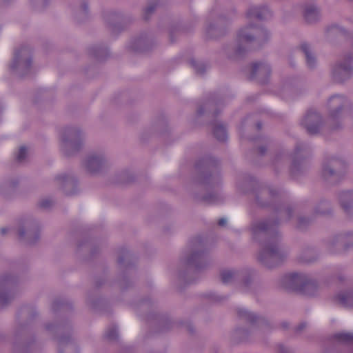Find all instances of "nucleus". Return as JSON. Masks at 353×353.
<instances>
[{
	"label": "nucleus",
	"mask_w": 353,
	"mask_h": 353,
	"mask_svg": "<svg viewBox=\"0 0 353 353\" xmlns=\"http://www.w3.org/2000/svg\"><path fill=\"white\" fill-rule=\"evenodd\" d=\"M242 193L252 194V200L258 208L272 210L274 215L254 221L251 223L253 240L260 246L257 259L263 266L271 269L278 267L287 259L288 253L281 245V234L279 227L294 216L296 205L281 203V191L273 186L260 183L254 177L243 176L237 183Z\"/></svg>",
	"instance_id": "1"
},
{
	"label": "nucleus",
	"mask_w": 353,
	"mask_h": 353,
	"mask_svg": "<svg viewBox=\"0 0 353 353\" xmlns=\"http://www.w3.org/2000/svg\"><path fill=\"white\" fill-rule=\"evenodd\" d=\"M218 165L219 161L211 157L202 158L196 163V174L190 187V194L196 201L217 204L224 200L219 191H210L221 183V176L216 171Z\"/></svg>",
	"instance_id": "2"
},
{
	"label": "nucleus",
	"mask_w": 353,
	"mask_h": 353,
	"mask_svg": "<svg viewBox=\"0 0 353 353\" xmlns=\"http://www.w3.org/2000/svg\"><path fill=\"white\" fill-rule=\"evenodd\" d=\"M270 38L271 34L268 29L250 23L238 31L236 44L223 45L222 50L228 59L239 60L244 57L249 50L263 47Z\"/></svg>",
	"instance_id": "3"
},
{
	"label": "nucleus",
	"mask_w": 353,
	"mask_h": 353,
	"mask_svg": "<svg viewBox=\"0 0 353 353\" xmlns=\"http://www.w3.org/2000/svg\"><path fill=\"white\" fill-rule=\"evenodd\" d=\"M209 264L207 249L202 238L192 239L180 258L177 268L179 282L184 284L192 283L196 279L198 273Z\"/></svg>",
	"instance_id": "4"
},
{
	"label": "nucleus",
	"mask_w": 353,
	"mask_h": 353,
	"mask_svg": "<svg viewBox=\"0 0 353 353\" xmlns=\"http://www.w3.org/2000/svg\"><path fill=\"white\" fill-rule=\"evenodd\" d=\"M223 107V97L219 94H212L196 110L197 116L206 118V121L212 128L213 135L219 141H225L228 137L225 124L217 119Z\"/></svg>",
	"instance_id": "5"
},
{
	"label": "nucleus",
	"mask_w": 353,
	"mask_h": 353,
	"mask_svg": "<svg viewBox=\"0 0 353 353\" xmlns=\"http://www.w3.org/2000/svg\"><path fill=\"white\" fill-rule=\"evenodd\" d=\"M136 257L126 248H121L117 252V264L119 274L118 285L122 290L131 288L136 275Z\"/></svg>",
	"instance_id": "6"
},
{
	"label": "nucleus",
	"mask_w": 353,
	"mask_h": 353,
	"mask_svg": "<svg viewBox=\"0 0 353 353\" xmlns=\"http://www.w3.org/2000/svg\"><path fill=\"white\" fill-rule=\"evenodd\" d=\"M45 329L57 342L59 353H69V350H76L77 347L72 337V326L70 321L46 323Z\"/></svg>",
	"instance_id": "7"
},
{
	"label": "nucleus",
	"mask_w": 353,
	"mask_h": 353,
	"mask_svg": "<svg viewBox=\"0 0 353 353\" xmlns=\"http://www.w3.org/2000/svg\"><path fill=\"white\" fill-rule=\"evenodd\" d=\"M24 266L16 265L12 270L0 274V305L6 306L17 294V286L20 282L19 273L23 272Z\"/></svg>",
	"instance_id": "8"
},
{
	"label": "nucleus",
	"mask_w": 353,
	"mask_h": 353,
	"mask_svg": "<svg viewBox=\"0 0 353 353\" xmlns=\"http://www.w3.org/2000/svg\"><path fill=\"white\" fill-rule=\"evenodd\" d=\"M61 148L66 157H72L83 148L85 133L77 126H69L63 129L61 133Z\"/></svg>",
	"instance_id": "9"
},
{
	"label": "nucleus",
	"mask_w": 353,
	"mask_h": 353,
	"mask_svg": "<svg viewBox=\"0 0 353 353\" xmlns=\"http://www.w3.org/2000/svg\"><path fill=\"white\" fill-rule=\"evenodd\" d=\"M311 149L308 144L297 142L292 157V163L290 167V175L297 178L305 174L310 165Z\"/></svg>",
	"instance_id": "10"
},
{
	"label": "nucleus",
	"mask_w": 353,
	"mask_h": 353,
	"mask_svg": "<svg viewBox=\"0 0 353 353\" xmlns=\"http://www.w3.org/2000/svg\"><path fill=\"white\" fill-rule=\"evenodd\" d=\"M32 65V49L26 45L14 50L13 59L9 65L10 72L19 77L30 74Z\"/></svg>",
	"instance_id": "11"
},
{
	"label": "nucleus",
	"mask_w": 353,
	"mask_h": 353,
	"mask_svg": "<svg viewBox=\"0 0 353 353\" xmlns=\"http://www.w3.org/2000/svg\"><path fill=\"white\" fill-rule=\"evenodd\" d=\"M40 230L39 222L31 216H26L19 220L18 239L26 245H34L39 240Z\"/></svg>",
	"instance_id": "12"
},
{
	"label": "nucleus",
	"mask_w": 353,
	"mask_h": 353,
	"mask_svg": "<svg viewBox=\"0 0 353 353\" xmlns=\"http://www.w3.org/2000/svg\"><path fill=\"white\" fill-rule=\"evenodd\" d=\"M345 169V161L337 157H325L322 163L321 176L330 185L337 183L342 178Z\"/></svg>",
	"instance_id": "13"
},
{
	"label": "nucleus",
	"mask_w": 353,
	"mask_h": 353,
	"mask_svg": "<svg viewBox=\"0 0 353 353\" xmlns=\"http://www.w3.org/2000/svg\"><path fill=\"white\" fill-rule=\"evenodd\" d=\"M155 303L154 300L146 298L136 303L135 307L142 314H145L147 321H154L155 325L159 327V332H165L171 327L172 323L167 316L161 315L154 310Z\"/></svg>",
	"instance_id": "14"
},
{
	"label": "nucleus",
	"mask_w": 353,
	"mask_h": 353,
	"mask_svg": "<svg viewBox=\"0 0 353 353\" xmlns=\"http://www.w3.org/2000/svg\"><path fill=\"white\" fill-rule=\"evenodd\" d=\"M110 166V158L103 150L92 151L82 161L83 168L86 172L92 175L102 174Z\"/></svg>",
	"instance_id": "15"
},
{
	"label": "nucleus",
	"mask_w": 353,
	"mask_h": 353,
	"mask_svg": "<svg viewBox=\"0 0 353 353\" xmlns=\"http://www.w3.org/2000/svg\"><path fill=\"white\" fill-rule=\"evenodd\" d=\"M238 281L239 289L244 293L257 295L264 289L263 282L258 279L256 271L252 268L241 269Z\"/></svg>",
	"instance_id": "16"
},
{
	"label": "nucleus",
	"mask_w": 353,
	"mask_h": 353,
	"mask_svg": "<svg viewBox=\"0 0 353 353\" xmlns=\"http://www.w3.org/2000/svg\"><path fill=\"white\" fill-rule=\"evenodd\" d=\"M353 76V52L346 53L331 68V77L334 82L343 83Z\"/></svg>",
	"instance_id": "17"
},
{
	"label": "nucleus",
	"mask_w": 353,
	"mask_h": 353,
	"mask_svg": "<svg viewBox=\"0 0 353 353\" xmlns=\"http://www.w3.org/2000/svg\"><path fill=\"white\" fill-rule=\"evenodd\" d=\"M37 316L36 310L31 306L21 307L17 315V325L14 335L17 339L26 336L30 334L31 325Z\"/></svg>",
	"instance_id": "18"
},
{
	"label": "nucleus",
	"mask_w": 353,
	"mask_h": 353,
	"mask_svg": "<svg viewBox=\"0 0 353 353\" xmlns=\"http://www.w3.org/2000/svg\"><path fill=\"white\" fill-rule=\"evenodd\" d=\"M327 108L329 117L335 121L349 114L352 109V104L345 95L336 94L329 98Z\"/></svg>",
	"instance_id": "19"
},
{
	"label": "nucleus",
	"mask_w": 353,
	"mask_h": 353,
	"mask_svg": "<svg viewBox=\"0 0 353 353\" xmlns=\"http://www.w3.org/2000/svg\"><path fill=\"white\" fill-rule=\"evenodd\" d=\"M135 21V18L130 13L112 11L105 17V21L110 31L118 34L125 30Z\"/></svg>",
	"instance_id": "20"
},
{
	"label": "nucleus",
	"mask_w": 353,
	"mask_h": 353,
	"mask_svg": "<svg viewBox=\"0 0 353 353\" xmlns=\"http://www.w3.org/2000/svg\"><path fill=\"white\" fill-rule=\"evenodd\" d=\"M237 315L239 319L263 332H270L275 329L274 325L268 318L245 309H239Z\"/></svg>",
	"instance_id": "21"
},
{
	"label": "nucleus",
	"mask_w": 353,
	"mask_h": 353,
	"mask_svg": "<svg viewBox=\"0 0 353 353\" xmlns=\"http://www.w3.org/2000/svg\"><path fill=\"white\" fill-rule=\"evenodd\" d=\"M156 44L153 35L143 32L131 39L128 49L134 52L145 53L152 50Z\"/></svg>",
	"instance_id": "22"
},
{
	"label": "nucleus",
	"mask_w": 353,
	"mask_h": 353,
	"mask_svg": "<svg viewBox=\"0 0 353 353\" xmlns=\"http://www.w3.org/2000/svg\"><path fill=\"white\" fill-rule=\"evenodd\" d=\"M229 20L225 17H219L212 21H208L205 28L206 39H218L228 32Z\"/></svg>",
	"instance_id": "23"
},
{
	"label": "nucleus",
	"mask_w": 353,
	"mask_h": 353,
	"mask_svg": "<svg viewBox=\"0 0 353 353\" xmlns=\"http://www.w3.org/2000/svg\"><path fill=\"white\" fill-rule=\"evenodd\" d=\"M301 124L309 134L314 135L319 132L323 125V119L318 112L311 109L305 113Z\"/></svg>",
	"instance_id": "24"
},
{
	"label": "nucleus",
	"mask_w": 353,
	"mask_h": 353,
	"mask_svg": "<svg viewBox=\"0 0 353 353\" xmlns=\"http://www.w3.org/2000/svg\"><path fill=\"white\" fill-rule=\"evenodd\" d=\"M54 182L67 196L74 195L78 191L77 178L71 173H63L56 176Z\"/></svg>",
	"instance_id": "25"
},
{
	"label": "nucleus",
	"mask_w": 353,
	"mask_h": 353,
	"mask_svg": "<svg viewBox=\"0 0 353 353\" xmlns=\"http://www.w3.org/2000/svg\"><path fill=\"white\" fill-rule=\"evenodd\" d=\"M271 74V67L265 62L253 63L250 68V79L256 80L261 84L268 82Z\"/></svg>",
	"instance_id": "26"
},
{
	"label": "nucleus",
	"mask_w": 353,
	"mask_h": 353,
	"mask_svg": "<svg viewBox=\"0 0 353 353\" xmlns=\"http://www.w3.org/2000/svg\"><path fill=\"white\" fill-rule=\"evenodd\" d=\"M305 275L301 273L285 274L280 279L281 285L287 290L299 292L301 289Z\"/></svg>",
	"instance_id": "27"
},
{
	"label": "nucleus",
	"mask_w": 353,
	"mask_h": 353,
	"mask_svg": "<svg viewBox=\"0 0 353 353\" xmlns=\"http://www.w3.org/2000/svg\"><path fill=\"white\" fill-rule=\"evenodd\" d=\"M312 214L315 216L332 217L334 208L331 201L324 197L319 199L312 208Z\"/></svg>",
	"instance_id": "28"
},
{
	"label": "nucleus",
	"mask_w": 353,
	"mask_h": 353,
	"mask_svg": "<svg viewBox=\"0 0 353 353\" xmlns=\"http://www.w3.org/2000/svg\"><path fill=\"white\" fill-rule=\"evenodd\" d=\"M248 19H256L260 21L267 20L272 17V12L266 5L250 6L246 12Z\"/></svg>",
	"instance_id": "29"
},
{
	"label": "nucleus",
	"mask_w": 353,
	"mask_h": 353,
	"mask_svg": "<svg viewBox=\"0 0 353 353\" xmlns=\"http://www.w3.org/2000/svg\"><path fill=\"white\" fill-rule=\"evenodd\" d=\"M250 139L254 141L256 152L260 157L266 155L276 145L275 141L268 136H260Z\"/></svg>",
	"instance_id": "30"
},
{
	"label": "nucleus",
	"mask_w": 353,
	"mask_h": 353,
	"mask_svg": "<svg viewBox=\"0 0 353 353\" xmlns=\"http://www.w3.org/2000/svg\"><path fill=\"white\" fill-rule=\"evenodd\" d=\"M339 205L346 216H353V190H343L338 194Z\"/></svg>",
	"instance_id": "31"
},
{
	"label": "nucleus",
	"mask_w": 353,
	"mask_h": 353,
	"mask_svg": "<svg viewBox=\"0 0 353 353\" xmlns=\"http://www.w3.org/2000/svg\"><path fill=\"white\" fill-rule=\"evenodd\" d=\"M100 251V248L94 240L90 238H83L78 242V253L89 252L90 256L97 255Z\"/></svg>",
	"instance_id": "32"
},
{
	"label": "nucleus",
	"mask_w": 353,
	"mask_h": 353,
	"mask_svg": "<svg viewBox=\"0 0 353 353\" xmlns=\"http://www.w3.org/2000/svg\"><path fill=\"white\" fill-rule=\"evenodd\" d=\"M88 54L97 61H103L110 56L108 48L101 43L90 46L88 48Z\"/></svg>",
	"instance_id": "33"
},
{
	"label": "nucleus",
	"mask_w": 353,
	"mask_h": 353,
	"mask_svg": "<svg viewBox=\"0 0 353 353\" xmlns=\"http://www.w3.org/2000/svg\"><path fill=\"white\" fill-rule=\"evenodd\" d=\"M319 256V252L314 247L307 245L303 248L298 256L297 260L302 263H311L316 261Z\"/></svg>",
	"instance_id": "34"
},
{
	"label": "nucleus",
	"mask_w": 353,
	"mask_h": 353,
	"mask_svg": "<svg viewBox=\"0 0 353 353\" xmlns=\"http://www.w3.org/2000/svg\"><path fill=\"white\" fill-rule=\"evenodd\" d=\"M251 335V332L248 329L244 327H236L230 333V341L232 344H239L248 341Z\"/></svg>",
	"instance_id": "35"
},
{
	"label": "nucleus",
	"mask_w": 353,
	"mask_h": 353,
	"mask_svg": "<svg viewBox=\"0 0 353 353\" xmlns=\"http://www.w3.org/2000/svg\"><path fill=\"white\" fill-rule=\"evenodd\" d=\"M299 50L305 56L307 66L310 69H314L316 66V59L311 46L306 42H303L299 46Z\"/></svg>",
	"instance_id": "36"
},
{
	"label": "nucleus",
	"mask_w": 353,
	"mask_h": 353,
	"mask_svg": "<svg viewBox=\"0 0 353 353\" xmlns=\"http://www.w3.org/2000/svg\"><path fill=\"white\" fill-rule=\"evenodd\" d=\"M19 180L17 177L9 178L0 185V193L4 197H9L17 188Z\"/></svg>",
	"instance_id": "37"
},
{
	"label": "nucleus",
	"mask_w": 353,
	"mask_h": 353,
	"mask_svg": "<svg viewBox=\"0 0 353 353\" xmlns=\"http://www.w3.org/2000/svg\"><path fill=\"white\" fill-rule=\"evenodd\" d=\"M334 301L336 304L344 307L353 308V291L341 292L334 296Z\"/></svg>",
	"instance_id": "38"
},
{
	"label": "nucleus",
	"mask_w": 353,
	"mask_h": 353,
	"mask_svg": "<svg viewBox=\"0 0 353 353\" xmlns=\"http://www.w3.org/2000/svg\"><path fill=\"white\" fill-rule=\"evenodd\" d=\"M86 303L95 310H100L105 305V301L98 296L96 289H92L88 292Z\"/></svg>",
	"instance_id": "39"
},
{
	"label": "nucleus",
	"mask_w": 353,
	"mask_h": 353,
	"mask_svg": "<svg viewBox=\"0 0 353 353\" xmlns=\"http://www.w3.org/2000/svg\"><path fill=\"white\" fill-rule=\"evenodd\" d=\"M192 29V26L186 24L182 25L180 23L172 24L169 31V39L170 43L176 41V38L185 33L190 32Z\"/></svg>",
	"instance_id": "40"
},
{
	"label": "nucleus",
	"mask_w": 353,
	"mask_h": 353,
	"mask_svg": "<svg viewBox=\"0 0 353 353\" xmlns=\"http://www.w3.org/2000/svg\"><path fill=\"white\" fill-rule=\"evenodd\" d=\"M315 216L299 214L296 216L294 227L300 231H306L314 221Z\"/></svg>",
	"instance_id": "41"
},
{
	"label": "nucleus",
	"mask_w": 353,
	"mask_h": 353,
	"mask_svg": "<svg viewBox=\"0 0 353 353\" xmlns=\"http://www.w3.org/2000/svg\"><path fill=\"white\" fill-rule=\"evenodd\" d=\"M240 270L223 269L220 270V281L224 284H230L238 281Z\"/></svg>",
	"instance_id": "42"
},
{
	"label": "nucleus",
	"mask_w": 353,
	"mask_h": 353,
	"mask_svg": "<svg viewBox=\"0 0 353 353\" xmlns=\"http://www.w3.org/2000/svg\"><path fill=\"white\" fill-rule=\"evenodd\" d=\"M304 18L306 22L310 24L319 21L321 18L319 8L314 5L307 6L304 12Z\"/></svg>",
	"instance_id": "43"
},
{
	"label": "nucleus",
	"mask_w": 353,
	"mask_h": 353,
	"mask_svg": "<svg viewBox=\"0 0 353 353\" xmlns=\"http://www.w3.org/2000/svg\"><path fill=\"white\" fill-rule=\"evenodd\" d=\"M343 236L341 233L335 234L327 241V248L331 252H339L343 250Z\"/></svg>",
	"instance_id": "44"
},
{
	"label": "nucleus",
	"mask_w": 353,
	"mask_h": 353,
	"mask_svg": "<svg viewBox=\"0 0 353 353\" xmlns=\"http://www.w3.org/2000/svg\"><path fill=\"white\" fill-rule=\"evenodd\" d=\"M299 292L307 296H314L317 292L318 285L316 281L310 279L305 275L304 282Z\"/></svg>",
	"instance_id": "45"
},
{
	"label": "nucleus",
	"mask_w": 353,
	"mask_h": 353,
	"mask_svg": "<svg viewBox=\"0 0 353 353\" xmlns=\"http://www.w3.org/2000/svg\"><path fill=\"white\" fill-rule=\"evenodd\" d=\"M72 307V302L64 297H57L54 299L51 309L54 312L58 311H63L71 309Z\"/></svg>",
	"instance_id": "46"
},
{
	"label": "nucleus",
	"mask_w": 353,
	"mask_h": 353,
	"mask_svg": "<svg viewBox=\"0 0 353 353\" xmlns=\"http://www.w3.org/2000/svg\"><path fill=\"white\" fill-rule=\"evenodd\" d=\"M288 157V153L285 150H278L274 152V156L271 159L272 165L274 166V169L276 170L277 167L284 163Z\"/></svg>",
	"instance_id": "47"
},
{
	"label": "nucleus",
	"mask_w": 353,
	"mask_h": 353,
	"mask_svg": "<svg viewBox=\"0 0 353 353\" xmlns=\"http://www.w3.org/2000/svg\"><path fill=\"white\" fill-rule=\"evenodd\" d=\"M325 32L327 38L332 39L339 35L345 36L347 32L345 28L337 24H332L326 28Z\"/></svg>",
	"instance_id": "48"
},
{
	"label": "nucleus",
	"mask_w": 353,
	"mask_h": 353,
	"mask_svg": "<svg viewBox=\"0 0 353 353\" xmlns=\"http://www.w3.org/2000/svg\"><path fill=\"white\" fill-rule=\"evenodd\" d=\"M79 23H83L89 18V8L85 1L81 3L79 9L76 12L74 16Z\"/></svg>",
	"instance_id": "49"
},
{
	"label": "nucleus",
	"mask_w": 353,
	"mask_h": 353,
	"mask_svg": "<svg viewBox=\"0 0 353 353\" xmlns=\"http://www.w3.org/2000/svg\"><path fill=\"white\" fill-rule=\"evenodd\" d=\"M153 130L159 133L163 134L168 132V121L165 117H161L152 125Z\"/></svg>",
	"instance_id": "50"
},
{
	"label": "nucleus",
	"mask_w": 353,
	"mask_h": 353,
	"mask_svg": "<svg viewBox=\"0 0 353 353\" xmlns=\"http://www.w3.org/2000/svg\"><path fill=\"white\" fill-rule=\"evenodd\" d=\"M158 8L153 3L148 1L147 6L143 10V19L148 21Z\"/></svg>",
	"instance_id": "51"
},
{
	"label": "nucleus",
	"mask_w": 353,
	"mask_h": 353,
	"mask_svg": "<svg viewBox=\"0 0 353 353\" xmlns=\"http://www.w3.org/2000/svg\"><path fill=\"white\" fill-rule=\"evenodd\" d=\"M104 337L110 341H117L119 337L117 327L114 325H110L105 333Z\"/></svg>",
	"instance_id": "52"
},
{
	"label": "nucleus",
	"mask_w": 353,
	"mask_h": 353,
	"mask_svg": "<svg viewBox=\"0 0 353 353\" xmlns=\"http://www.w3.org/2000/svg\"><path fill=\"white\" fill-rule=\"evenodd\" d=\"M343 236V251L347 250L349 248L353 247V232H345L341 233Z\"/></svg>",
	"instance_id": "53"
},
{
	"label": "nucleus",
	"mask_w": 353,
	"mask_h": 353,
	"mask_svg": "<svg viewBox=\"0 0 353 353\" xmlns=\"http://www.w3.org/2000/svg\"><path fill=\"white\" fill-rule=\"evenodd\" d=\"M190 64L197 74L203 75L205 72L206 65L203 62L191 59Z\"/></svg>",
	"instance_id": "54"
},
{
	"label": "nucleus",
	"mask_w": 353,
	"mask_h": 353,
	"mask_svg": "<svg viewBox=\"0 0 353 353\" xmlns=\"http://www.w3.org/2000/svg\"><path fill=\"white\" fill-rule=\"evenodd\" d=\"M248 123V124L254 125L257 130H260L262 128V123L259 121H256L253 115H249L246 117L242 122V125H245Z\"/></svg>",
	"instance_id": "55"
},
{
	"label": "nucleus",
	"mask_w": 353,
	"mask_h": 353,
	"mask_svg": "<svg viewBox=\"0 0 353 353\" xmlns=\"http://www.w3.org/2000/svg\"><path fill=\"white\" fill-rule=\"evenodd\" d=\"M205 296L210 301L214 303H221L227 299L226 296H221L217 294L215 292H209L205 294Z\"/></svg>",
	"instance_id": "56"
},
{
	"label": "nucleus",
	"mask_w": 353,
	"mask_h": 353,
	"mask_svg": "<svg viewBox=\"0 0 353 353\" xmlns=\"http://www.w3.org/2000/svg\"><path fill=\"white\" fill-rule=\"evenodd\" d=\"M27 157V148L25 146L20 147L18 152L16 154V161L19 163L25 161Z\"/></svg>",
	"instance_id": "57"
},
{
	"label": "nucleus",
	"mask_w": 353,
	"mask_h": 353,
	"mask_svg": "<svg viewBox=\"0 0 353 353\" xmlns=\"http://www.w3.org/2000/svg\"><path fill=\"white\" fill-rule=\"evenodd\" d=\"M54 205V201L51 199H42L38 203V206L43 210H48Z\"/></svg>",
	"instance_id": "58"
},
{
	"label": "nucleus",
	"mask_w": 353,
	"mask_h": 353,
	"mask_svg": "<svg viewBox=\"0 0 353 353\" xmlns=\"http://www.w3.org/2000/svg\"><path fill=\"white\" fill-rule=\"evenodd\" d=\"M34 8L38 10H42L49 3V0H31Z\"/></svg>",
	"instance_id": "59"
},
{
	"label": "nucleus",
	"mask_w": 353,
	"mask_h": 353,
	"mask_svg": "<svg viewBox=\"0 0 353 353\" xmlns=\"http://www.w3.org/2000/svg\"><path fill=\"white\" fill-rule=\"evenodd\" d=\"M133 179H134V176H132V174H131L130 173H129L128 172L123 171L119 174V181L121 183H130V182L132 181Z\"/></svg>",
	"instance_id": "60"
},
{
	"label": "nucleus",
	"mask_w": 353,
	"mask_h": 353,
	"mask_svg": "<svg viewBox=\"0 0 353 353\" xmlns=\"http://www.w3.org/2000/svg\"><path fill=\"white\" fill-rule=\"evenodd\" d=\"M34 345L33 341H25L21 347L19 345H17V348L21 352V353H29L30 350L29 348H30Z\"/></svg>",
	"instance_id": "61"
},
{
	"label": "nucleus",
	"mask_w": 353,
	"mask_h": 353,
	"mask_svg": "<svg viewBox=\"0 0 353 353\" xmlns=\"http://www.w3.org/2000/svg\"><path fill=\"white\" fill-rule=\"evenodd\" d=\"M152 3H153L157 7L159 8L167 5L170 0H149Z\"/></svg>",
	"instance_id": "62"
},
{
	"label": "nucleus",
	"mask_w": 353,
	"mask_h": 353,
	"mask_svg": "<svg viewBox=\"0 0 353 353\" xmlns=\"http://www.w3.org/2000/svg\"><path fill=\"white\" fill-rule=\"evenodd\" d=\"M307 327V323L305 322H302L299 324L295 328V332L296 334H301L303 330H304Z\"/></svg>",
	"instance_id": "63"
},
{
	"label": "nucleus",
	"mask_w": 353,
	"mask_h": 353,
	"mask_svg": "<svg viewBox=\"0 0 353 353\" xmlns=\"http://www.w3.org/2000/svg\"><path fill=\"white\" fill-rule=\"evenodd\" d=\"M278 352L279 353H291L290 350L282 344L278 345Z\"/></svg>",
	"instance_id": "64"
}]
</instances>
